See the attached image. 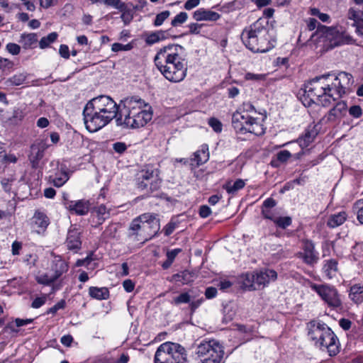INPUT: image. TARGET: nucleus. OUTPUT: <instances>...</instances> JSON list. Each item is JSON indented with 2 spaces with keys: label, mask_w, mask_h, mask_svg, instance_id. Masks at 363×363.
I'll return each instance as SVG.
<instances>
[{
  "label": "nucleus",
  "mask_w": 363,
  "mask_h": 363,
  "mask_svg": "<svg viewBox=\"0 0 363 363\" xmlns=\"http://www.w3.org/2000/svg\"><path fill=\"white\" fill-rule=\"evenodd\" d=\"M191 301V296L188 292H183L175 296L171 301V303L174 306H179L183 303H189Z\"/></svg>",
  "instance_id": "41"
},
{
  "label": "nucleus",
  "mask_w": 363,
  "mask_h": 363,
  "mask_svg": "<svg viewBox=\"0 0 363 363\" xmlns=\"http://www.w3.org/2000/svg\"><path fill=\"white\" fill-rule=\"evenodd\" d=\"M193 18L197 21H216L220 18V15L218 13L213 11L206 10L205 9H199L194 12Z\"/></svg>",
  "instance_id": "23"
},
{
  "label": "nucleus",
  "mask_w": 363,
  "mask_h": 363,
  "mask_svg": "<svg viewBox=\"0 0 363 363\" xmlns=\"http://www.w3.org/2000/svg\"><path fill=\"white\" fill-rule=\"evenodd\" d=\"M347 18L353 21L352 26L356 28V33L363 38V9L350 8L347 12Z\"/></svg>",
  "instance_id": "18"
},
{
  "label": "nucleus",
  "mask_w": 363,
  "mask_h": 363,
  "mask_svg": "<svg viewBox=\"0 0 363 363\" xmlns=\"http://www.w3.org/2000/svg\"><path fill=\"white\" fill-rule=\"evenodd\" d=\"M59 53L60 56L65 59L69 57V50L67 45H61L59 49Z\"/></svg>",
  "instance_id": "63"
},
{
  "label": "nucleus",
  "mask_w": 363,
  "mask_h": 363,
  "mask_svg": "<svg viewBox=\"0 0 363 363\" xmlns=\"http://www.w3.org/2000/svg\"><path fill=\"white\" fill-rule=\"evenodd\" d=\"M164 37V32L163 31H157L155 33H152L149 34L146 39L145 42L148 45H152L154 43H157L160 41L162 38Z\"/></svg>",
  "instance_id": "44"
},
{
  "label": "nucleus",
  "mask_w": 363,
  "mask_h": 363,
  "mask_svg": "<svg viewBox=\"0 0 363 363\" xmlns=\"http://www.w3.org/2000/svg\"><path fill=\"white\" fill-rule=\"evenodd\" d=\"M323 271L328 279L335 277L337 272V261L334 259L325 260Z\"/></svg>",
  "instance_id": "28"
},
{
  "label": "nucleus",
  "mask_w": 363,
  "mask_h": 363,
  "mask_svg": "<svg viewBox=\"0 0 363 363\" xmlns=\"http://www.w3.org/2000/svg\"><path fill=\"white\" fill-rule=\"evenodd\" d=\"M96 111L109 123L116 118L118 126L136 129L145 126L152 118V107L139 96L127 97L117 104L110 97L101 95L89 101Z\"/></svg>",
  "instance_id": "1"
},
{
  "label": "nucleus",
  "mask_w": 363,
  "mask_h": 363,
  "mask_svg": "<svg viewBox=\"0 0 363 363\" xmlns=\"http://www.w3.org/2000/svg\"><path fill=\"white\" fill-rule=\"evenodd\" d=\"M47 295L35 298L31 303V307L33 308H39L45 303Z\"/></svg>",
  "instance_id": "58"
},
{
  "label": "nucleus",
  "mask_w": 363,
  "mask_h": 363,
  "mask_svg": "<svg viewBox=\"0 0 363 363\" xmlns=\"http://www.w3.org/2000/svg\"><path fill=\"white\" fill-rule=\"evenodd\" d=\"M113 148L115 152L121 154L126 150L127 146L124 143L117 142L113 145Z\"/></svg>",
  "instance_id": "62"
},
{
  "label": "nucleus",
  "mask_w": 363,
  "mask_h": 363,
  "mask_svg": "<svg viewBox=\"0 0 363 363\" xmlns=\"http://www.w3.org/2000/svg\"><path fill=\"white\" fill-rule=\"evenodd\" d=\"M184 52L182 46L171 44L162 48L154 58L157 68L169 82H179L186 75L187 62Z\"/></svg>",
  "instance_id": "2"
},
{
  "label": "nucleus",
  "mask_w": 363,
  "mask_h": 363,
  "mask_svg": "<svg viewBox=\"0 0 363 363\" xmlns=\"http://www.w3.org/2000/svg\"><path fill=\"white\" fill-rule=\"evenodd\" d=\"M142 225L139 216L133 219L128 228V237L133 241L140 242L142 244H144L147 242V238L143 236Z\"/></svg>",
  "instance_id": "19"
},
{
  "label": "nucleus",
  "mask_w": 363,
  "mask_h": 363,
  "mask_svg": "<svg viewBox=\"0 0 363 363\" xmlns=\"http://www.w3.org/2000/svg\"><path fill=\"white\" fill-rule=\"evenodd\" d=\"M303 251L298 253V257L301 258L304 263L308 265H314L318 262V253L315 250L314 244L308 240L303 241Z\"/></svg>",
  "instance_id": "14"
},
{
  "label": "nucleus",
  "mask_w": 363,
  "mask_h": 363,
  "mask_svg": "<svg viewBox=\"0 0 363 363\" xmlns=\"http://www.w3.org/2000/svg\"><path fill=\"white\" fill-rule=\"evenodd\" d=\"M269 23L264 18H259L244 28L241 40L247 48L254 52H265L272 48L268 38Z\"/></svg>",
  "instance_id": "3"
},
{
  "label": "nucleus",
  "mask_w": 363,
  "mask_h": 363,
  "mask_svg": "<svg viewBox=\"0 0 363 363\" xmlns=\"http://www.w3.org/2000/svg\"><path fill=\"white\" fill-rule=\"evenodd\" d=\"M6 50L13 55H16L20 53L21 47L13 43H9L6 45Z\"/></svg>",
  "instance_id": "54"
},
{
  "label": "nucleus",
  "mask_w": 363,
  "mask_h": 363,
  "mask_svg": "<svg viewBox=\"0 0 363 363\" xmlns=\"http://www.w3.org/2000/svg\"><path fill=\"white\" fill-rule=\"evenodd\" d=\"M277 279V273L274 269H264L255 272V283L257 284V289L264 288L270 282L275 281Z\"/></svg>",
  "instance_id": "15"
},
{
  "label": "nucleus",
  "mask_w": 363,
  "mask_h": 363,
  "mask_svg": "<svg viewBox=\"0 0 363 363\" xmlns=\"http://www.w3.org/2000/svg\"><path fill=\"white\" fill-rule=\"evenodd\" d=\"M353 83V77L351 74L345 72L338 73L332 82L330 81L331 92L335 94V96L332 97L333 100L350 94L352 90Z\"/></svg>",
  "instance_id": "9"
},
{
  "label": "nucleus",
  "mask_w": 363,
  "mask_h": 363,
  "mask_svg": "<svg viewBox=\"0 0 363 363\" xmlns=\"http://www.w3.org/2000/svg\"><path fill=\"white\" fill-rule=\"evenodd\" d=\"M252 116L245 111H236L232 116V124L236 132L245 133Z\"/></svg>",
  "instance_id": "16"
},
{
  "label": "nucleus",
  "mask_w": 363,
  "mask_h": 363,
  "mask_svg": "<svg viewBox=\"0 0 363 363\" xmlns=\"http://www.w3.org/2000/svg\"><path fill=\"white\" fill-rule=\"evenodd\" d=\"M186 352L177 343L166 342L157 348L154 358L155 363H186Z\"/></svg>",
  "instance_id": "7"
},
{
  "label": "nucleus",
  "mask_w": 363,
  "mask_h": 363,
  "mask_svg": "<svg viewBox=\"0 0 363 363\" xmlns=\"http://www.w3.org/2000/svg\"><path fill=\"white\" fill-rule=\"evenodd\" d=\"M274 223L279 228L285 229L291 225L292 219L289 216L277 217Z\"/></svg>",
  "instance_id": "43"
},
{
  "label": "nucleus",
  "mask_w": 363,
  "mask_h": 363,
  "mask_svg": "<svg viewBox=\"0 0 363 363\" xmlns=\"http://www.w3.org/2000/svg\"><path fill=\"white\" fill-rule=\"evenodd\" d=\"M36 281L43 285L49 286L54 283L57 279L53 274L49 275L48 273L38 274L35 277Z\"/></svg>",
  "instance_id": "38"
},
{
  "label": "nucleus",
  "mask_w": 363,
  "mask_h": 363,
  "mask_svg": "<svg viewBox=\"0 0 363 363\" xmlns=\"http://www.w3.org/2000/svg\"><path fill=\"white\" fill-rule=\"evenodd\" d=\"M347 112V104L345 101L337 102L335 106L331 108L326 115L327 121L335 122L346 116Z\"/></svg>",
  "instance_id": "21"
},
{
  "label": "nucleus",
  "mask_w": 363,
  "mask_h": 363,
  "mask_svg": "<svg viewBox=\"0 0 363 363\" xmlns=\"http://www.w3.org/2000/svg\"><path fill=\"white\" fill-rule=\"evenodd\" d=\"M291 156V154L288 150H281L277 154V160L280 162H286Z\"/></svg>",
  "instance_id": "55"
},
{
  "label": "nucleus",
  "mask_w": 363,
  "mask_h": 363,
  "mask_svg": "<svg viewBox=\"0 0 363 363\" xmlns=\"http://www.w3.org/2000/svg\"><path fill=\"white\" fill-rule=\"evenodd\" d=\"M177 223L173 221L168 223L163 228V231L166 236L170 235L177 228Z\"/></svg>",
  "instance_id": "61"
},
{
  "label": "nucleus",
  "mask_w": 363,
  "mask_h": 363,
  "mask_svg": "<svg viewBox=\"0 0 363 363\" xmlns=\"http://www.w3.org/2000/svg\"><path fill=\"white\" fill-rule=\"evenodd\" d=\"M92 213L96 217L98 225H101L110 216L109 211L103 204L95 207Z\"/></svg>",
  "instance_id": "32"
},
{
  "label": "nucleus",
  "mask_w": 363,
  "mask_h": 363,
  "mask_svg": "<svg viewBox=\"0 0 363 363\" xmlns=\"http://www.w3.org/2000/svg\"><path fill=\"white\" fill-rule=\"evenodd\" d=\"M189 277L190 274L186 271L174 275L175 280L182 282L183 284H188L190 281Z\"/></svg>",
  "instance_id": "51"
},
{
  "label": "nucleus",
  "mask_w": 363,
  "mask_h": 363,
  "mask_svg": "<svg viewBox=\"0 0 363 363\" xmlns=\"http://www.w3.org/2000/svg\"><path fill=\"white\" fill-rule=\"evenodd\" d=\"M142 223L143 236L147 238V242L155 238L160 229V219L151 213H145L139 216Z\"/></svg>",
  "instance_id": "13"
},
{
  "label": "nucleus",
  "mask_w": 363,
  "mask_h": 363,
  "mask_svg": "<svg viewBox=\"0 0 363 363\" xmlns=\"http://www.w3.org/2000/svg\"><path fill=\"white\" fill-rule=\"evenodd\" d=\"M89 295L94 299L106 300L109 298V290L107 287L90 286Z\"/></svg>",
  "instance_id": "26"
},
{
  "label": "nucleus",
  "mask_w": 363,
  "mask_h": 363,
  "mask_svg": "<svg viewBox=\"0 0 363 363\" xmlns=\"http://www.w3.org/2000/svg\"><path fill=\"white\" fill-rule=\"evenodd\" d=\"M81 232L75 226H71L68 230L65 244L69 250H77L81 248Z\"/></svg>",
  "instance_id": "20"
},
{
  "label": "nucleus",
  "mask_w": 363,
  "mask_h": 363,
  "mask_svg": "<svg viewBox=\"0 0 363 363\" xmlns=\"http://www.w3.org/2000/svg\"><path fill=\"white\" fill-rule=\"evenodd\" d=\"M245 133H250L256 135H262L264 133V128L263 125L252 116Z\"/></svg>",
  "instance_id": "31"
},
{
  "label": "nucleus",
  "mask_w": 363,
  "mask_h": 363,
  "mask_svg": "<svg viewBox=\"0 0 363 363\" xmlns=\"http://www.w3.org/2000/svg\"><path fill=\"white\" fill-rule=\"evenodd\" d=\"M242 278V285L245 289L250 291L257 289V284L255 283V272L247 273Z\"/></svg>",
  "instance_id": "35"
},
{
  "label": "nucleus",
  "mask_w": 363,
  "mask_h": 363,
  "mask_svg": "<svg viewBox=\"0 0 363 363\" xmlns=\"http://www.w3.org/2000/svg\"><path fill=\"white\" fill-rule=\"evenodd\" d=\"M347 111L350 115L354 118H359L362 115V111L359 106H352L350 108H347Z\"/></svg>",
  "instance_id": "53"
},
{
  "label": "nucleus",
  "mask_w": 363,
  "mask_h": 363,
  "mask_svg": "<svg viewBox=\"0 0 363 363\" xmlns=\"http://www.w3.org/2000/svg\"><path fill=\"white\" fill-rule=\"evenodd\" d=\"M217 295V289L215 287H208L205 291V296L208 299L213 298Z\"/></svg>",
  "instance_id": "64"
},
{
  "label": "nucleus",
  "mask_w": 363,
  "mask_h": 363,
  "mask_svg": "<svg viewBox=\"0 0 363 363\" xmlns=\"http://www.w3.org/2000/svg\"><path fill=\"white\" fill-rule=\"evenodd\" d=\"M83 117L86 129L91 133L96 132L108 124V121H106V117L95 111L94 106L89 101L84 108Z\"/></svg>",
  "instance_id": "11"
},
{
  "label": "nucleus",
  "mask_w": 363,
  "mask_h": 363,
  "mask_svg": "<svg viewBox=\"0 0 363 363\" xmlns=\"http://www.w3.org/2000/svg\"><path fill=\"white\" fill-rule=\"evenodd\" d=\"M353 208L357 213V220L361 224H363V200L356 201Z\"/></svg>",
  "instance_id": "46"
},
{
  "label": "nucleus",
  "mask_w": 363,
  "mask_h": 363,
  "mask_svg": "<svg viewBox=\"0 0 363 363\" xmlns=\"http://www.w3.org/2000/svg\"><path fill=\"white\" fill-rule=\"evenodd\" d=\"M307 28L313 30L317 28V35L320 42L328 48H333L342 44H352V37L346 33H339L336 29L322 26L316 19L310 18L307 21Z\"/></svg>",
  "instance_id": "6"
},
{
  "label": "nucleus",
  "mask_w": 363,
  "mask_h": 363,
  "mask_svg": "<svg viewBox=\"0 0 363 363\" xmlns=\"http://www.w3.org/2000/svg\"><path fill=\"white\" fill-rule=\"evenodd\" d=\"M33 223L35 228H38L37 231H45L48 225L50 224V219L43 212L36 211L33 217Z\"/></svg>",
  "instance_id": "25"
},
{
  "label": "nucleus",
  "mask_w": 363,
  "mask_h": 363,
  "mask_svg": "<svg viewBox=\"0 0 363 363\" xmlns=\"http://www.w3.org/2000/svg\"><path fill=\"white\" fill-rule=\"evenodd\" d=\"M208 125L213 128L216 133H220L222 131V123L216 118H211L208 120Z\"/></svg>",
  "instance_id": "52"
},
{
  "label": "nucleus",
  "mask_w": 363,
  "mask_h": 363,
  "mask_svg": "<svg viewBox=\"0 0 363 363\" xmlns=\"http://www.w3.org/2000/svg\"><path fill=\"white\" fill-rule=\"evenodd\" d=\"M244 6V4L240 0H235L223 5L221 11L224 12H230L235 10H240Z\"/></svg>",
  "instance_id": "39"
},
{
  "label": "nucleus",
  "mask_w": 363,
  "mask_h": 363,
  "mask_svg": "<svg viewBox=\"0 0 363 363\" xmlns=\"http://www.w3.org/2000/svg\"><path fill=\"white\" fill-rule=\"evenodd\" d=\"M123 13L121 14V19L123 21L125 25H128L133 20V16L130 11H128L127 9L125 11H121Z\"/></svg>",
  "instance_id": "60"
},
{
  "label": "nucleus",
  "mask_w": 363,
  "mask_h": 363,
  "mask_svg": "<svg viewBox=\"0 0 363 363\" xmlns=\"http://www.w3.org/2000/svg\"><path fill=\"white\" fill-rule=\"evenodd\" d=\"M47 145L43 140L37 142L31 145L30 153L29 155V161L33 168H38L40 161L44 156V152L47 148Z\"/></svg>",
  "instance_id": "17"
},
{
  "label": "nucleus",
  "mask_w": 363,
  "mask_h": 363,
  "mask_svg": "<svg viewBox=\"0 0 363 363\" xmlns=\"http://www.w3.org/2000/svg\"><path fill=\"white\" fill-rule=\"evenodd\" d=\"M311 288L316 292L321 298L330 307L338 308L342 302L339 297L337 289L327 284H312Z\"/></svg>",
  "instance_id": "12"
},
{
  "label": "nucleus",
  "mask_w": 363,
  "mask_h": 363,
  "mask_svg": "<svg viewBox=\"0 0 363 363\" xmlns=\"http://www.w3.org/2000/svg\"><path fill=\"white\" fill-rule=\"evenodd\" d=\"M14 66L13 62L11 60L0 57V69L2 71L10 72Z\"/></svg>",
  "instance_id": "49"
},
{
  "label": "nucleus",
  "mask_w": 363,
  "mask_h": 363,
  "mask_svg": "<svg viewBox=\"0 0 363 363\" xmlns=\"http://www.w3.org/2000/svg\"><path fill=\"white\" fill-rule=\"evenodd\" d=\"M68 264L60 256H54L51 264V271L55 278L58 279L63 274L68 271Z\"/></svg>",
  "instance_id": "22"
},
{
  "label": "nucleus",
  "mask_w": 363,
  "mask_h": 363,
  "mask_svg": "<svg viewBox=\"0 0 363 363\" xmlns=\"http://www.w3.org/2000/svg\"><path fill=\"white\" fill-rule=\"evenodd\" d=\"M67 207L77 215H85L89 209V203L87 201L79 200L77 201H69L66 203Z\"/></svg>",
  "instance_id": "24"
},
{
  "label": "nucleus",
  "mask_w": 363,
  "mask_h": 363,
  "mask_svg": "<svg viewBox=\"0 0 363 363\" xmlns=\"http://www.w3.org/2000/svg\"><path fill=\"white\" fill-rule=\"evenodd\" d=\"M57 33L52 32L49 33L47 36L43 37L39 42V46L41 49L48 48L51 43H54L57 38Z\"/></svg>",
  "instance_id": "40"
},
{
  "label": "nucleus",
  "mask_w": 363,
  "mask_h": 363,
  "mask_svg": "<svg viewBox=\"0 0 363 363\" xmlns=\"http://www.w3.org/2000/svg\"><path fill=\"white\" fill-rule=\"evenodd\" d=\"M209 159L208 145H203L201 148L194 153L192 161L196 162V166H200L206 162Z\"/></svg>",
  "instance_id": "27"
},
{
  "label": "nucleus",
  "mask_w": 363,
  "mask_h": 363,
  "mask_svg": "<svg viewBox=\"0 0 363 363\" xmlns=\"http://www.w3.org/2000/svg\"><path fill=\"white\" fill-rule=\"evenodd\" d=\"M104 2L106 6H113L119 11L126 9L125 4L122 2L121 0H104Z\"/></svg>",
  "instance_id": "47"
},
{
  "label": "nucleus",
  "mask_w": 363,
  "mask_h": 363,
  "mask_svg": "<svg viewBox=\"0 0 363 363\" xmlns=\"http://www.w3.org/2000/svg\"><path fill=\"white\" fill-rule=\"evenodd\" d=\"M196 353L203 357L202 363H221L224 356V350L220 342L216 340H203L198 344Z\"/></svg>",
  "instance_id": "8"
},
{
  "label": "nucleus",
  "mask_w": 363,
  "mask_h": 363,
  "mask_svg": "<svg viewBox=\"0 0 363 363\" xmlns=\"http://www.w3.org/2000/svg\"><path fill=\"white\" fill-rule=\"evenodd\" d=\"M69 179L68 173L61 171L50 177V182L56 187H61Z\"/></svg>",
  "instance_id": "36"
},
{
  "label": "nucleus",
  "mask_w": 363,
  "mask_h": 363,
  "mask_svg": "<svg viewBox=\"0 0 363 363\" xmlns=\"http://www.w3.org/2000/svg\"><path fill=\"white\" fill-rule=\"evenodd\" d=\"M26 76L23 73H19L14 74L13 77H10L7 82L10 83L11 85L13 86H19L24 83L26 81Z\"/></svg>",
  "instance_id": "42"
},
{
  "label": "nucleus",
  "mask_w": 363,
  "mask_h": 363,
  "mask_svg": "<svg viewBox=\"0 0 363 363\" xmlns=\"http://www.w3.org/2000/svg\"><path fill=\"white\" fill-rule=\"evenodd\" d=\"M38 42L37 35L35 33L22 34L19 43L24 49L33 48Z\"/></svg>",
  "instance_id": "34"
},
{
  "label": "nucleus",
  "mask_w": 363,
  "mask_h": 363,
  "mask_svg": "<svg viewBox=\"0 0 363 363\" xmlns=\"http://www.w3.org/2000/svg\"><path fill=\"white\" fill-rule=\"evenodd\" d=\"M161 182L157 171L154 169H143L137 176L138 188L141 191H145L147 194L158 190Z\"/></svg>",
  "instance_id": "10"
},
{
  "label": "nucleus",
  "mask_w": 363,
  "mask_h": 363,
  "mask_svg": "<svg viewBox=\"0 0 363 363\" xmlns=\"http://www.w3.org/2000/svg\"><path fill=\"white\" fill-rule=\"evenodd\" d=\"M317 133L313 129H307L303 135L298 138V142L301 147H308L314 140Z\"/></svg>",
  "instance_id": "33"
},
{
  "label": "nucleus",
  "mask_w": 363,
  "mask_h": 363,
  "mask_svg": "<svg viewBox=\"0 0 363 363\" xmlns=\"http://www.w3.org/2000/svg\"><path fill=\"white\" fill-rule=\"evenodd\" d=\"M350 298L357 304H360L363 302V285L354 284L350 287Z\"/></svg>",
  "instance_id": "29"
},
{
  "label": "nucleus",
  "mask_w": 363,
  "mask_h": 363,
  "mask_svg": "<svg viewBox=\"0 0 363 363\" xmlns=\"http://www.w3.org/2000/svg\"><path fill=\"white\" fill-rule=\"evenodd\" d=\"M133 48V45L131 43H128L126 45H123L119 43H115L112 45L111 50L113 52H119V51H128Z\"/></svg>",
  "instance_id": "50"
},
{
  "label": "nucleus",
  "mask_w": 363,
  "mask_h": 363,
  "mask_svg": "<svg viewBox=\"0 0 363 363\" xmlns=\"http://www.w3.org/2000/svg\"><path fill=\"white\" fill-rule=\"evenodd\" d=\"M308 327V336L316 347L323 351L327 350L330 357L340 352L338 338L326 324L311 321Z\"/></svg>",
  "instance_id": "4"
},
{
  "label": "nucleus",
  "mask_w": 363,
  "mask_h": 363,
  "mask_svg": "<svg viewBox=\"0 0 363 363\" xmlns=\"http://www.w3.org/2000/svg\"><path fill=\"white\" fill-rule=\"evenodd\" d=\"M66 303L65 300H61L57 302L55 305L48 309V313L55 314L60 309H63L65 307Z\"/></svg>",
  "instance_id": "59"
},
{
  "label": "nucleus",
  "mask_w": 363,
  "mask_h": 363,
  "mask_svg": "<svg viewBox=\"0 0 363 363\" xmlns=\"http://www.w3.org/2000/svg\"><path fill=\"white\" fill-rule=\"evenodd\" d=\"M117 229L115 225H109L103 233L105 238H113L116 233Z\"/></svg>",
  "instance_id": "57"
},
{
  "label": "nucleus",
  "mask_w": 363,
  "mask_h": 363,
  "mask_svg": "<svg viewBox=\"0 0 363 363\" xmlns=\"http://www.w3.org/2000/svg\"><path fill=\"white\" fill-rule=\"evenodd\" d=\"M170 16V12L169 11H164L160 13H158L154 21V26H161L164 21L169 18Z\"/></svg>",
  "instance_id": "48"
},
{
  "label": "nucleus",
  "mask_w": 363,
  "mask_h": 363,
  "mask_svg": "<svg viewBox=\"0 0 363 363\" xmlns=\"http://www.w3.org/2000/svg\"><path fill=\"white\" fill-rule=\"evenodd\" d=\"M305 96L309 98L311 102L316 101L321 103L323 106L330 104V99L335 96L331 92L330 86V75L316 77L304 85Z\"/></svg>",
  "instance_id": "5"
},
{
  "label": "nucleus",
  "mask_w": 363,
  "mask_h": 363,
  "mask_svg": "<svg viewBox=\"0 0 363 363\" xmlns=\"http://www.w3.org/2000/svg\"><path fill=\"white\" fill-rule=\"evenodd\" d=\"M203 24L192 23H190L189 27V34L191 35H199L201 31V28H202Z\"/></svg>",
  "instance_id": "56"
},
{
  "label": "nucleus",
  "mask_w": 363,
  "mask_h": 363,
  "mask_svg": "<svg viewBox=\"0 0 363 363\" xmlns=\"http://www.w3.org/2000/svg\"><path fill=\"white\" fill-rule=\"evenodd\" d=\"M347 219V214L345 211L331 215L327 221V225L330 228H336L343 224Z\"/></svg>",
  "instance_id": "30"
},
{
  "label": "nucleus",
  "mask_w": 363,
  "mask_h": 363,
  "mask_svg": "<svg viewBox=\"0 0 363 363\" xmlns=\"http://www.w3.org/2000/svg\"><path fill=\"white\" fill-rule=\"evenodd\" d=\"M188 14L186 12H180L172 20L171 25L173 27H177L186 22Z\"/></svg>",
  "instance_id": "45"
},
{
  "label": "nucleus",
  "mask_w": 363,
  "mask_h": 363,
  "mask_svg": "<svg viewBox=\"0 0 363 363\" xmlns=\"http://www.w3.org/2000/svg\"><path fill=\"white\" fill-rule=\"evenodd\" d=\"M245 185V182L241 179H238L233 184H232L231 182L226 183L225 184L223 185V188L229 194L233 195L236 194L239 190L244 188Z\"/></svg>",
  "instance_id": "37"
}]
</instances>
